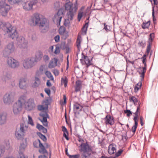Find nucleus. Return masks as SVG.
Here are the masks:
<instances>
[{"mask_svg":"<svg viewBox=\"0 0 158 158\" xmlns=\"http://www.w3.org/2000/svg\"><path fill=\"white\" fill-rule=\"evenodd\" d=\"M53 73L55 76L59 75V73L58 70L57 69H54L53 70Z\"/></svg>","mask_w":158,"mask_h":158,"instance_id":"nucleus-58","label":"nucleus"},{"mask_svg":"<svg viewBox=\"0 0 158 158\" xmlns=\"http://www.w3.org/2000/svg\"><path fill=\"white\" fill-rule=\"evenodd\" d=\"M40 115L43 118L42 119H40L45 127H48V122L47 118H49V116L47 112L45 111H42L40 114Z\"/></svg>","mask_w":158,"mask_h":158,"instance_id":"nucleus-15","label":"nucleus"},{"mask_svg":"<svg viewBox=\"0 0 158 158\" xmlns=\"http://www.w3.org/2000/svg\"><path fill=\"white\" fill-rule=\"evenodd\" d=\"M54 6L56 8H59L60 6V2H56L54 3Z\"/></svg>","mask_w":158,"mask_h":158,"instance_id":"nucleus-60","label":"nucleus"},{"mask_svg":"<svg viewBox=\"0 0 158 158\" xmlns=\"http://www.w3.org/2000/svg\"><path fill=\"white\" fill-rule=\"evenodd\" d=\"M7 64L9 67L12 69L18 68L20 65V63L17 60L11 57H8Z\"/></svg>","mask_w":158,"mask_h":158,"instance_id":"nucleus-10","label":"nucleus"},{"mask_svg":"<svg viewBox=\"0 0 158 158\" xmlns=\"http://www.w3.org/2000/svg\"><path fill=\"white\" fill-rule=\"evenodd\" d=\"M45 71V66L44 65L41 66L38 70L36 73V75L38 76H40L42 75L43 74Z\"/></svg>","mask_w":158,"mask_h":158,"instance_id":"nucleus-22","label":"nucleus"},{"mask_svg":"<svg viewBox=\"0 0 158 158\" xmlns=\"http://www.w3.org/2000/svg\"><path fill=\"white\" fill-rule=\"evenodd\" d=\"M61 83L62 84H64L65 87H66L67 85L68 79L67 77L65 76L64 77L61 78Z\"/></svg>","mask_w":158,"mask_h":158,"instance_id":"nucleus-31","label":"nucleus"},{"mask_svg":"<svg viewBox=\"0 0 158 158\" xmlns=\"http://www.w3.org/2000/svg\"><path fill=\"white\" fill-rule=\"evenodd\" d=\"M35 60L34 57L26 59L23 60V66L24 69H31L35 65Z\"/></svg>","mask_w":158,"mask_h":158,"instance_id":"nucleus-9","label":"nucleus"},{"mask_svg":"<svg viewBox=\"0 0 158 158\" xmlns=\"http://www.w3.org/2000/svg\"><path fill=\"white\" fill-rule=\"evenodd\" d=\"M83 13L81 12H79L78 14L77 19L79 21H80L83 16Z\"/></svg>","mask_w":158,"mask_h":158,"instance_id":"nucleus-49","label":"nucleus"},{"mask_svg":"<svg viewBox=\"0 0 158 158\" xmlns=\"http://www.w3.org/2000/svg\"><path fill=\"white\" fill-rule=\"evenodd\" d=\"M26 84V79L24 78H21L19 80V86L20 88L23 89L24 88Z\"/></svg>","mask_w":158,"mask_h":158,"instance_id":"nucleus-24","label":"nucleus"},{"mask_svg":"<svg viewBox=\"0 0 158 158\" xmlns=\"http://www.w3.org/2000/svg\"><path fill=\"white\" fill-rule=\"evenodd\" d=\"M154 34L153 33H151L149 35L148 43H152L154 38Z\"/></svg>","mask_w":158,"mask_h":158,"instance_id":"nucleus-37","label":"nucleus"},{"mask_svg":"<svg viewBox=\"0 0 158 158\" xmlns=\"http://www.w3.org/2000/svg\"><path fill=\"white\" fill-rule=\"evenodd\" d=\"M150 24V21H149L146 23H143V24H142V28L144 29L148 28Z\"/></svg>","mask_w":158,"mask_h":158,"instance_id":"nucleus-35","label":"nucleus"},{"mask_svg":"<svg viewBox=\"0 0 158 158\" xmlns=\"http://www.w3.org/2000/svg\"><path fill=\"white\" fill-rule=\"evenodd\" d=\"M146 55H144L142 57V59H143L142 62L143 64H144L145 66H146V64L145 62L146 60Z\"/></svg>","mask_w":158,"mask_h":158,"instance_id":"nucleus-53","label":"nucleus"},{"mask_svg":"<svg viewBox=\"0 0 158 158\" xmlns=\"http://www.w3.org/2000/svg\"><path fill=\"white\" fill-rule=\"evenodd\" d=\"M92 58L90 59L89 56L85 55L82 52L81 58L80 60L81 63L83 65H85L86 68L87 69L90 66L93 64L91 62Z\"/></svg>","mask_w":158,"mask_h":158,"instance_id":"nucleus-11","label":"nucleus"},{"mask_svg":"<svg viewBox=\"0 0 158 158\" xmlns=\"http://www.w3.org/2000/svg\"><path fill=\"white\" fill-rule=\"evenodd\" d=\"M45 73L48 77L49 78H50L52 80H53V77L50 72L48 71H46L45 72Z\"/></svg>","mask_w":158,"mask_h":158,"instance_id":"nucleus-38","label":"nucleus"},{"mask_svg":"<svg viewBox=\"0 0 158 158\" xmlns=\"http://www.w3.org/2000/svg\"><path fill=\"white\" fill-rule=\"evenodd\" d=\"M69 20H70L69 19H65L64 22V25L66 27H70V21Z\"/></svg>","mask_w":158,"mask_h":158,"instance_id":"nucleus-41","label":"nucleus"},{"mask_svg":"<svg viewBox=\"0 0 158 158\" xmlns=\"http://www.w3.org/2000/svg\"><path fill=\"white\" fill-rule=\"evenodd\" d=\"M145 42L143 41H139L138 43L139 45L141 46L142 48H144L145 47Z\"/></svg>","mask_w":158,"mask_h":158,"instance_id":"nucleus-56","label":"nucleus"},{"mask_svg":"<svg viewBox=\"0 0 158 158\" xmlns=\"http://www.w3.org/2000/svg\"><path fill=\"white\" fill-rule=\"evenodd\" d=\"M6 120V114H0V125H2L5 123Z\"/></svg>","mask_w":158,"mask_h":158,"instance_id":"nucleus-23","label":"nucleus"},{"mask_svg":"<svg viewBox=\"0 0 158 158\" xmlns=\"http://www.w3.org/2000/svg\"><path fill=\"white\" fill-rule=\"evenodd\" d=\"M31 21L35 25L39 26L41 33H45L48 31L49 27L48 22L45 18L41 17L39 14L36 13L34 14Z\"/></svg>","mask_w":158,"mask_h":158,"instance_id":"nucleus-2","label":"nucleus"},{"mask_svg":"<svg viewBox=\"0 0 158 158\" xmlns=\"http://www.w3.org/2000/svg\"><path fill=\"white\" fill-rule=\"evenodd\" d=\"M38 76L35 75V77L34 82L33 83L32 86L33 88L38 87L40 84L41 81L40 79Z\"/></svg>","mask_w":158,"mask_h":158,"instance_id":"nucleus-20","label":"nucleus"},{"mask_svg":"<svg viewBox=\"0 0 158 158\" xmlns=\"http://www.w3.org/2000/svg\"><path fill=\"white\" fill-rule=\"evenodd\" d=\"M40 143H41L40 140L39 139H37L34 142V146L36 148H38V145H39V147H40Z\"/></svg>","mask_w":158,"mask_h":158,"instance_id":"nucleus-39","label":"nucleus"},{"mask_svg":"<svg viewBox=\"0 0 158 158\" xmlns=\"http://www.w3.org/2000/svg\"><path fill=\"white\" fill-rule=\"evenodd\" d=\"M22 0H8L10 4H14L15 3H18Z\"/></svg>","mask_w":158,"mask_h":158,"instance_id":"nucleus-43","label":"nucleus"},{"mask_svg":"<svg viewBox=\"0 0 158 158\" xmlns=\"http://www.w3.org/2000/svg\"><path fill=\"white\" fill-rule=\"evenodd\" d=\"M83 107L78 103H75L73 105V111L74 113V116L77 118V115L80 114V112L82 110Z\"/></svg>","mask_w":158,"mask_h":158,"instance_id":"nucleus-16","label":"nucleus"},{"mask_svg":"<svg viewBox=\"0 0 158 158\" xmlns=\"http://www.w3.org/2000/svg\"><path fill=\"white\" fill-rule=\"evenodd\" d=\"M124 113H125L127 114V115L128 117L129 116L131 115L132 114V112L130 111V110H124Z\"/></svg>","mask_w":158,"mask_h":158,"instance_id":"nucleus-48","label":"nucleus"},{"mask_svg":"<svg viewBox=\"0 0 158 158\" xmlns=\"http://www.w3.org/2000/svg\"><path fill=\"white\" fill-rule=\"evenodd\" d=\"M27 128V127L24 126L23 123L20 124L19 129H17L15 133L16 137L18 139H21L23 138Z\"/></svg>","mask_w":158,"mask_h":158,"instance_id":"nucleus-8","label":"nucleus"},{"mask_svg":"<svg viewBox=\"0 0 158 158\" xmlns=\"http://www.w3.org/2000/svg\"><path fill=\"white\" fill-rule=\"evenodd\" d=\"M148 44L147 45V50H146V52L148 54L149 53L150 50L151 48V45L152 44V43H148Z\"/></svg>","mask_w":158,"mask_h":158,"instance_id":"nucleus-45","label":"nucleus"},{"mask_svg":"<svg viewBox=\"0 0 158 158\" xmlns=\"http://www.w3.org/2000/svg\"><path fill=\"white\" fill-rule=\"evenodd\" d=\"M79 148L80 151L82 152V153L86 154L88 156H90L93 153L92 147L87 142L82 143L80 145Z\"/></svg>","mask_w":158,"mask_h":158,"instance_id":"nucleus-5","label":"nucleus"},{"mask_svg":"<svg viewBox=\"0 0 158 158\" xmlns=\"http://www.w3.org/2000/svg\"><path fill=\"white\" fill-rule=\"evenodd\" d=\"M88 22L86 23L83 26V27L82 28V31L85 33H86V31L87 29V28L88 27Z\"/></svg>","mask_w":158,"mask_h":158,"instance_id":"nucleus-40","label":"nucleus"},{"mask_svg":"<svg viewBox=\"0 0 158 158\" xmlns=\"http://www.w3.org/2000/svg\"><path fill=\"white\" fill-rule=\"evenodd\" d=\"M0 28L6 33L9 38L12 40H16V44L18 47L21 48H27V40L22 36H18L16 28L9 23L0 21Z\"/></svg>","mask_w":158,"mask_h":158,"instance_id":"nucleus-1","label":"nucleus"},{"mask_svg":"<svg viewBox=\"0 0 158 158\" xmlns=\"http://www.w3.org/2000/svg\"><path fill=\"white\" fill-rule=\"evenodd\" d=\"M15 48L13 42L10 43L8 44L5 47L3 52L4 56L5 57H8L14 52Z\"/></svg>","mask_w":158,"mask_h":158,"instance_id":"nucleus-7","label":"nucleus"},{"mask_svg":"<svg viewBox=\"0 0 158 158\" xmlns=\"http://www.w3.org/2000/svg\"><path fill=\"white\" fill-rule=\"evenodd\" d=\"M43 56V54L41 52H39L35 55V57L34 58L35 62H37L39 61L40 60Z\"/></svg>","mask_w":158,"mask_h":158,"instance_id":"nucleus-26","label":"nucleus"},{"mask_svg":"<svg viewBox=\"0 0 158 158\" xmlns=\"http://www.w3.org/2000/svg\"><path fill=\"white\" fill-rule=\"evenodd\" d=\"M44 91L49 96H50L51 93V91L50 89L48 88H46L44 89Z\"/></svg>","mask_w":158,"mask_h":158,"instance_id":"nucleus-62","label":"nucleus"},{"mask_svg":"<svg viewBox=\"0 0 158 158\" xmlns=\"http://www.w3.org/2000/svg\"><path fill=\"white\" fill-rule=\"evenodd\" d=\"M64 10L63 9H60L57 12V15L55 16L57 19L56 22L58 25H60L61 19L63 16Z\"/></svg>","mask_w":158,"mask_h":158,"instance_id":"nucleus-17","label":"nucleus"},{"mask_svg":"<svg viewBox=\"0 0 158 158\" xmlns=\"http://www.w3.org/2000/svg\"><path fill=\"white\" fill-rule=\"evenodd\" d=\"M123 152V150L120 149L119 150H118V152L115 153V156L117 157H118L122 153V152Z\"/></svg>","mask_w":158,"mask_h":158,"instance_id":"nucleus-57","label":"nucleus"},{"mask_svg":"<svg viewBox=\"0 0 158 158\" xmlns=\"http://www.w3.org/2000/svg\"><path fill=\"white\" fill-rule=\"evenodd\" d=\"M60 52V50L59 47H56L55 51L54 52V53L56 54H59Z\"/></svg>","mask_w":158,"mask_h":158,"instance_id":"nucleus-59","label":"nucleus"},{"mask_svg":"<svg viewBox=\"0 0 158 158\" xmlns=\"http://www.w3.org/2000/svg\"><path fill=\"white\" fill-rule=\"evenodd\" d=\"M65 10L67 11L66 16L70 20H72L77 9V1L74 4L70 2H66L64 6Z\"/></svg>","mask_w":158,"mask_h":158,"instance_id":"nucleus-3","label":"nucleus"},{"mask_svg":"<svg viewBox=\"0 0 158 158\" xmlns=\"http://www.w3.org/2000/svg\"><path fill=\"white\" fill-rule=\"evenodd\" d=\"M6 0H0V13L3 16H6L10 10V5L6 4Z\"/></svg>","mask_w":158,"mask_h":158,"instance_id":"nucleus-6","label":"nucleus"},{"mask_svg":"<svg viewBox=\"0 0 158 158\" xmlns=\"http://www.w3.org/2000/svg\"><path fill=\"white\" fill-rule=\"evenodd\" d=\"M18 158H26V157L23 152H19Z\"/></svg>","mask_w":158,"mask_h":158,"instance_id":"nucleus-54","label":"nucleus"},{"mask_svg":"<svg viewBox=\"0 0 158 158\" xmlns=\"http://www.w3.org/2000/svg\"><path fill=\"white\" fill-rule=\"evenodd\" d=\"M60 37L59 35H56L54 37V40L56 42H58L60 41Z\"/></svg>","mask_w":158,"mask_h":158,"instance_id":"nucleus-61","label":"nucleus"},{"mask_svg":"<svg viewBox=\"0 0 158 158\" xmlns=\"http://www.w3.org/2000/svg\"><path fill=\"white\" fill-rule=\"evenodd\" d=\"M24 97H21L13 105V111L15 115L19 114L22 110L23 103L24 101Z\"/></svg>","mask_w":158,"mask_h":158,"instance_id":"nucleus-4","label":"nucleus"},{"mask_svg":"<svg viewBox=\"0 0 158 158\" xmlns=\"http://www.w3.org/2000/svg\"><path fill=\"white\" fill-rule=\"evenodd\" d=\"M61 128L62 131H63L64 132L63 135V136L67 140H69V138L68 136L67 135H67H68V132L67 129L64 126H62L61 127Z\"/></svg>","mask_w":158,"mask_h":158,"instance_id":"nucleus-25","label":"nucleus"},{"mask_svg":"<svg viewBox=\"0 0 158 158\" xmlns=\"http://www.w3.org/2000/svg\"><path fill=\"white\" fill-rule=\"evenodd\" d=\"M44 127L43 126L39 123L37 124L36 128L39 130L41 131L43 128Z\"/></svg>","mask_w":158,"mask_h":158,"instance_id":"nucleus-55","label":"nucleus"},{"mask_svg":"<svg viewBox=\"0 0 158 158\" xmlns=\"http://www.w3.org/2000/svg\"><path fill=\"white\" fill-rule=\"evenodd\" d=\"M104 25V27L103 29L105 30L107 32L110 31V26L107 25L106 23H103Z\"/></svg>","mask_w":158,"mask_h":158,"instance_id":"nucleus-44","label":"nucleus"},{"mask_svg":"<svg viewBox=\"0 0 158 158\" xmlns=\"http://www.w3.org/2000/svg\"><path fill=\"white\" fill-rule=\"evenodd\" d=\"M24 108L28 111H31L34 110L35 106L34 100L29 99L24 103Z\"/></svg>","mask_w":158,"mask_h":158,"instance_id":"nucleus-13","label":"nucleus"},{"mask_svg":"<svg viewBox=\"0 0 158 158\" xmlns=\"http://www.w3.org/2000/svg\"><path fill=\"white\" fill-rule=\"evenodd\" d=\"M105 123L106 125L110 124L112 125L114 124V121L113 117L110 115H107L104 118Z\"/></svg>","mask_w":158,"mask_h":158,"instance_id":"nucleus-18","label":"nucleus"},{"mask_svg":"<svg viewBox=\"0 0 158 158\" xmlns=\"http://www.w3.org/2000/svg\"><path fill=\"white\" fill-rule=\"evenodd\" d=\"M116 145L114 143L110 144L108 147V152L110 154H113L116 152Z\"/></svg>","mask_w":158,"mask_h":158,"instance_id":"nucleus-19","label":"nucleus"},{"mask_svg":"<svg viewBox=\"0 0 158 158\" xmlns=\"http://www.w3.org/2000/svg\"><path fill=\"white\" fill-rule=\"evenodd\" d=\"M55 66V63L53 61H51L48 64V67L49 68H52Z\"/></svg>","mask_w":158,"mask_h":158,"instance_id":"nucleus-46","label":"nucleus"},{"mask_svg":"<svg viewBox=\"0 0 158 158\" xmlns=\"http://www.w3.org/2000/svg\"><path fill=\"white\" fill-rule=\"evenodd\" d=\"M86 154L82 153L81 155L80 158H88V156L86 155Z\"/></svg>","mask_w":158,"mask_h":158,"instance_id":"nucleus-64","label":"nucleus"},{"mask_svg":"<svg viewBox=\"0 0 158 158\" xmlns=\"http://www.w3.org/2000/svg\"><path fill=\"white\" fill-rule=\"evenodd\" d=\"M139 74L140 75V77L143 79H144V77L145 73V72L143 71H139Z\"/></svg>","mask_w":158,"mask_h":158,"instance_id":"nucleus-52","label":"nucleus"},{"mask_svg":"<svg viewBox=\"0 0 158 158\" xmlns=\"http://www.w3.org/2000/svg\"><path fill=\"white\" fill-rule=\"evenodd\" d=\"M28 123L31 125L32 126H34V124L33 122V120L32 118L30 115H29L28 116Z\"/></svg>","mask_w":158,"mask_h":158,"instance_id":"nucleus-42","label":"nucleus"},{"mask_svg":"<svg viewBox=\"0 0 158 158\" xmlns=\"http://www.w3.org/2000/svg\"><path fill=\"white\" fill-rule=\"evenodd\" d=\"M69 156V158H79L80 157V155L79 154L74 155H70Z\"/></svg>","mask_w":158,"mask_h":158,"instance_id":"nucleus-47","label":"nucleus"},{"mask_svg":"<svg viewBox=\"0 0 158 158\" xmlns=\"http://www.w3.org/2000/svg\"><path fill=\"white\" fill-rule=\"evenodd\" d=\"M137 126L138 124L136 123L132 127V131L134 133H135L136 131V130L137 128Z\"/></svg>","mask_w":158,"mask_h":158,"instance_id":"nucleus-51","label":"nucleus"},{"mask_svg":"<svg viewBox=\"0 0 158 158\" xmlns=\"http://www.w3.org/2000/svg\"><path fill=\"white\" fill-rule=\"evenodd\" d=\"M11 74L7 72L6 75L3 77L2 79L6 81L11 79Z\"/></svg>","mask_w":158,"mask_h":158,"instance_id":"nucleus-27","label":"nucleus"},{"mask_svg":"<svg viewBox=\"0 0 158 158\" xmlns=\"http://www.w3.org/2000/svg\"><path fill=\"white\" fill-rule=\"evenodd\" d=\"M66 29L65 27L61 26L59 29V32L60 35H63L65 32Z\"/></svg>","mask_w":158,"mask_h":158,"instance_id":"nucleus-36","label":"nucleus"},{"mask_svg":"<svg viewBox=\"0 0 158 158\" xmlns=\"http://www.w3.org/2000/svg\"><path fill=\"white\" fill-rule=\"evenodd\" d=\"M140 103V102L138 103V106H137V108L136 110V112L134 113L135 115H138V112H139V109H140V103Z\"/></svg>","mask_w":158,"mask_h":158,"instance_id":"nucleus-50","label":"nucleus"},{"mask_svg":"<svg viewBox=\"0 0 158 158\" xmlns=\"http://www.w3.org/2000/svg\"><path fill=\"white\" fill-rule=\"evenodd\" d=\"M5 150V148L4 146L3 145H0V158L3 155Z\"/></svg>","mask_w":158,"mask_h":158,"instance_id":"nucleus-32","label":"nucleus"},{"mask_svg":"<svg viewBox=\"0 0 158 158\" xmlns=\"http://www.w3.org/2000/svg\"><path fill=\"white\" fill-rule=\"evenodd\" d=\"M39 147L41 148V150H39V152L40 153H45L47 152V151L45 149L44 146L43 145L42 143H40V147Z\"/></svg>","mask_w":158,"mask_h":158,"instance_id":"nucleus-29","label":"nucleus"},{"mask_svg":"<svg viewBox=\"0 0 158 158\" xmlns=\"http://www.w3.org/2000/svg\"><path fill=\"white\" fill-rule=\"evenodd\" d=\"M82 87V83L81 81L78 80L76 82V85L75 86V91L78 92L80 91Z\"/></svg>","mask_w":158,"mask_h":158,"instance_id":"nucleus-21","label":"nucleus"},{"mask_svg":"<svg viewBox=\"0 0 158 158\" xmlns=\"http://www.w3.org/2000/svg\"><path fill=\"white\" fill-rule=\"evenodd\" d=\"M37 134L38 136L42 140L46 142L47 141V139L46 136L43 135L40 132H38Z\"/></svg>","mask_w":158,"mask_h":158,"instance_id":"nucleus-34","label":"nucleus"},{"mask_svg":"<svg viewBox=\"0 0 158 158\" xmlns=\"http://www.w3.org/2000/svg\"><path fill=\"white\" fill-rule=\"evenodd\" d=\"M129 100L130 101H132L134 103V104L135 105H137L138 101L136 98L135 97L132 96L129 98Z\"/></svg>","mask_w":158,"mask_h":158,"instance_id":"nucleus-33","label":"nucleus"},{"mask_svg":"<svg viewBox=\"0 0 158 158\" xmlns=\"http://www.w3.org/2000/svg\"><path fill=\"white\" fill-rule=\"evenodd\" d=\"M14 100V97L11 92L6 93L3 98V102L6 105H10L11 104Z\"/></svg>","mask_w":158,"mask_h":158,"instance_id":"nucleus-12","label":"nucleus"},{"mask_svg":"<svg viewBox=\"0 0 158 158\" xmlns=\"http://www.w3.org/2000/svg\"><path fill=\"white\" fill-rule=\"evenodd\" d=\"M27 145L26 143H21L19 147V152H23L26 147Z\"/></svg>","mask_w":158,"mask_h":158,"instance_id":"nucleus-30","label":"nucleus"},{"mask_svg":"<svg viewBox=\"0 0 158 158\" xmlns=\"http://www.w3.org/2000/svg\"><path fill=\"white\" fill-rule=\"evenodd\" d=\"M37 2V0H34L24 2L23 4V8L26 10H31L32 9L33 6L35 5Z\"/></svg>","mask_w":158,"mask_h":158,"instance_id":"nucleus-14","label":"nucleus"},{"mask_svg":"<svg viewBox=\"0 0 158 158\" xmlns=\"http://www.w3.org/2000/svg\"><path fill=\"white\" fill-rule=\"evenodd\" d=\"M44 60L45 61H47L49 59V58L47 55H45L43 57Z\"/></svg>","mask_w":158,"mask_h":158,"instance_id":"nucleus-63","label":"nucleus"},{"mask_svg":"<svg viewBox=\"0 0 158 158\" xmlns=\"http://www.w3.org/2000/svg\"><path fill=\"white\" fill-rule=\"evenodd\" d=\"M81 37L78 35L76 41V45L77 48L79 49L81 47Z\"/></svg>","mask_w":158,"mask_h":158,"instance_id":"nucleus-28","label":"nucleus"}]
</instances>
